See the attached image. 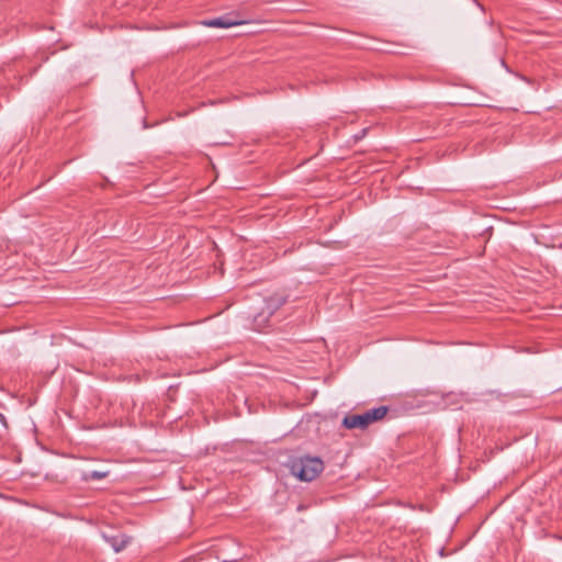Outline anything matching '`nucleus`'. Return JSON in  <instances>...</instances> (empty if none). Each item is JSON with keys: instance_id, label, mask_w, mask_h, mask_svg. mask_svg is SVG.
I'll use <instances>...</instances> for the list:
<instances>
[{"instance_id": "nucleus-1", "label": "nucleus", "mask_w": 562, "mask_h": 562, "mask_svg": "<svg viewBox=\"0 0 562 562\" xmlns=\"http://www.w3.org/2000/svg\"><path fill=\"white\" fill-rule=\"evenodd\" d=\"M324 469L323 461L318 458H300L291 463V473L301 481H313Z\"/></svg>"}, {"instance_id": "nucleus-2", "label": "nucleus", "mask_w": 562, "mask_h": 562, "mask_svg": "<svg viewBox=\"0 0 562 562\" xmlns=\"http://www.w3.org/2000/svg\"><path fill=\"white\" fill-rule=\"evenodd\" d=\"M387 412V406H379L362 414H356L353 415V428L366 429L372 423L383 419Z\"/></svg>"}, {"instance_id": "nucleus-3", "label": "nucleus", "mask_w": 562, "mask_h": 562, "mask_svg": "<svg viewBox=\"0 0 562 562\" xmlns=\"http://www.w3.org/2000/svg\"><path fill=\"white\" fill-rule=\"evenodd\" d=\"M103 538L111 544L115 552L123 550L128 542V537L120 532L112 535L103 533Z\"/></svg>"}, {"instance_id": "nucleus-4", "label": "nucleus", "mask_w": 562, "mask_h": 562, "mask_svg": "<svg viewBox=\"0 0 562 562\" xmlns=\"http://www.w3.org/2000/svg\"><path fill=\"white\" fill-rule=\"evenodd\" d=\"M285 303V299L280 295L272 296L266 301L265 311L271 316L277 310H279Z\"/></svg>"}, {"instance_id": "nucleus-5", "label": "nucleus", "mask_w": 562, "mask_h": 562, "mask_svg": "<svg viewBox=\"0 0 562 562\" xmlns=\"http://www.w3.org/2000/svg\"><path fill=\"white\" fill-rule=\"evenodd\" d=\"M203 24L210 27H229L236 25L237 23L226 18H216L209 21H204Z\"/></svg>"}, {"instance_id": "nucleus-6", "label": "nucleus", "mask_w": 562, "mask_h": 562, "mask_svg": "<svg viewBox=\"0 0 562 562\" xmlns=\"http://www.w3.org/2000/svg\"><path fill=\"white\" fill-rule=\"evenodd\" d=\"M108 474H109V472H106V471H91L83 475V480L85 481L102 480V479H105L108 476Z\"/></svg>"}, {"instance_id": "nucleus-7", "label": "nucleus", "mask_w": 562, "mask_h": 562, "mask_svg": "<svg viewBox=\"0 0 562 562\" xmlns=\"http://www.w3.org/2000/svg\"><path fill=\"white\" fill-rule=\"evenodd\" d=\"M368 128H362V131L359 134L353 135V142H357L359 139H362L367 134Z\"/></svg>"}, {"instance_id": "nucleus-8", "label": "nucleus", "mask_w": 562, "mask_h": 562, "mask_svg": "<svg viewBox=\"0 0 562 562\" xmlns=\"http://www.w3.org/2000/svg\"><path fill=\"white\" fill-rule=\"evenodd\" d=\"M342 425L346 428L351 429V416H349V415L345 416L342 419Z\"/></svg>"}, {"instance_id": "nucleus-9", "label": "nucleus", "mask_w": 562, "mask_h": 562, "mask_svg": "<svg viewBox=\"0 0 562 562\" xmlns=\"http://www.w3.org/2000/svg\"><path fill=\"white\" fill-rule=\"evenodd\" d=\"M265 321H266V318L262 317V315H259V316L255 317V323L258 324V325L263 323Z\"/></svg>"}]
</instances>
